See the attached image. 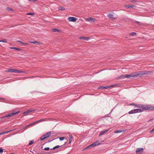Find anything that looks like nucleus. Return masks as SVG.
<instances>
[{
  "mask_svg": "<svg viewBox=\"0 0 154 154\" xmlns=\"http://www.w3.org/2000/svg\"><path fill=\"white\" fill-rule=\"evenodd\" d=\"M151 72L149 71H142L138 72H137L131 73L130 74L125 75V78L130 79L131 78H135V77L141 76L142 75L148 74L150 73Z\"/></svg>",
  "mask_w": 154,
  "mask_h": 154,
  "instance_id": "f257e3e1",
  "label": "nucleus"
},
{
  "mask_svg": "<svg viewBox=\"0 0 154 154\" xmlns=\"http://www.w3.org/2000/svg\"><path fill=\"white\" fill-rule=\"evenodd\" d=\"M138 107L142 108L143 111L146 110H153L154 109V106L150 105H142Z\"/></svg>",
  "mask_w": 154,
  "mask_h": 154,
  "instance_id": "f03ea898",
  "label": "nucleus"
},
{
  "mask_svg": "<svg viewBox=\"0 0 154 154\" xmlns=\"http://www.w3.org/2000/svg\"><path fill=\"white\" fill-rule=\"evenodd\" d=\"M7 72H12L15 73H25V72L24 71L14 69H8Z\"/></svg>",
  "mask_w": 154,
  "mask_h": 154,
  "instance_id": "7ed1b4c3",
  "label": "nucleus"
},
{
  "mask_svg": "<svg viewBox=\"0 0 154 154\" xmlns=\"http://www.w3.org/2000/svg\"><path fill=\"white\" fill-rule=\"evenodd\" d=\"M143 112V109H142V108L137 109L131 110L128 113L130 114H131L133 113L140 112Z\"/></svg>",
  "mask_w": 154,
  "mask_h": 154,
  "instance_id": "20e7f679",
  "label": "nucleus"
},
{
  "mask_svg": "<svg viewBox=\"0 0 154 154\" xmlns=\"http://www.w3.org/2000/svg\"><path fill=\"white\" fill-rule=\"evenodd\" d=\"M18 112H11V113L9 114V115H7L5 116H4L2 117L1 118H2V119H3L5 118L6 117L12 116H13L14 115L17 114V113H18Z\"/></svg>",
  "mask_w": 154,
  "mask_h": 154,
  "instance_id": "39448f33",
  "label": "nucleus"
},
{
  "mask_svg": "<svg viewBox=\"0 0 154 154\" xmlns=\"http://www.w3.org/2000/svg\"><path fill=\"white\" fill-rule=\"evenodd\" d=\"M85 20L86 21H88L90 22H93L94 23L96 21L95 19L91 17H89L88 18H85Z\"/></svg>",
  "mask_w": 154,
  "mask_h": 154,
  "instance_id": "423d86ee",
  "label": "nucleus"
},
{
  "mask_svg": "<svg viewBox=\"0 0 154 154\" xmlns=\"http://www.w3.org/2000/svg\"><path fill=\"white\" fill-rule=\"evenodd\" d=\"M77 18L74 17H69L68 18V20L69 21L75 22L77 20Z\"/></svg>",
  "mask_w": 154,
  "mask_h": 154,
  "instance_id": "0eeeda50",
  "label": "nucleus"
},
{
  "mask_svg": "<svg viewBox=\"0 0 154 154\" xmlns=\"http://www.w3.org/2000/svg\"><path fill=\"white\" fill-rule=\"evenodd\" d=\"M143 150V148H137L136 151V153L137 154H139L141 152H142Z\"/></svg>",
  "mask_w": 154,
  "mask_h": 154,
  "instance_id": "6e6552de",
  "label": "nucleus"
},
{
  "mask_svg": "<svg viewBox=\"0 0 154 154\" xmlns=\"http://www.w3.org/2000/svg\"><path fill=\"white\" fill-rule=\"evenodd\" d=\"M107 17L112 19L114 20L116 19V18L114 17L113 15L112 14H109L108 15Z\"/></svg>",
  "mask_w": 154,
  "mask_h": 154,
  "instance_id": "1a4fd4ad",
  "label": "nucleus"
},
{
  "mask_svg": "<svg viewBox=\"0 0 154 154\" xmlns=\"http://www.w3.org/2000/svg\"><path fill=\"white\" fill-rule=\"evenodd\" d=\"M79 38L80 39H83V40H85L86 41H88L89 39V38L87 37H84V36H82V37H80Z\"/></svg>",
  "mask_w": 154,
  "mask_h": 154,
  "instance_id": "9d476101",
  "label": "nucleus"
},
{
  "mask_svg": "<svg viewBox=\"0 0 154 154\" xmlns=\"http://www.w3.org/2000/svg\"><path fill=\"white\" fill-rule=\"evenodd\" d=\"M51 132H47L44 135L46 137V138L48 137L51 134Z\"/></svg>",
  "mask_w": 154,
  "mask_h": 154,
  "instance_id": "9b49d317",
  "label": "nucleus"
},
{
  "mask_svg": "<svg viewBox=\"0 0 154 154\" xmlns=\"http://www.w3.org/2000/svg\"><path fill=\"white\" fill-rule=\"evenodd\" d=\"M109 129L106 130H105V131H101L100 134L99 136H101L103 134H104L105 133H106L108 131Z\"/></svg>",
  "mask_w": 154,
  "mask_h": 154,
  "instance_id": "f8f14e48",
  "label": "nucleus"
},
{
  "mask_svg": "<svg viewBox=\"0 0 154 154\" xmlns=\"http://www.w3.org/2000/svg\"><path fill=\"white\" fill-rule=\"evenodd\" d=\"M134 6L133 5H126L125 6L126 8L127 9L128 8H132L133 7H134Z\"/></svg>",
  "mask_w": 154,
  "mask_h": 154,
  "instance_id": "ddd939ff",
  "label": "nucleus"
},
{
  "mask_svg": "<svg viewBox=\"0 0 154 154\" xmlns=\"http://www.w3.org/2000/svg\"><path fill=\"white\" fill-rule=\"evenodd\" d=\"M52 30H53V31L54 32H60V31H61L60 30L56 29V28H53L52 29Z\"/></svg>",
  "mask_w": 154,
  "mask_h": 154,
  "instance_id": "4468645a",
  "label": "nucleus"
},
{
  "mask_svg": "<svg viewBox=\"0 0 154 154\" xmlns=\"http://www.w3.org/2000/svg\"><path fill=\"white\" fill-rule=\"evenodd\" d=\"M72 135H69V143L70 144L72 141Z\"/></svg>",
  "mask_w": 154,
  "mask_h": 154,
  "instance_id": "2eb2a0df",
  "label": "nucleus"
},
{
  "mask_svg": "<svg viewBox=\"0 0 154 154\" xmlns=\"http://www.w3.org/2000/svg\"><path fill=\"white\" fill-rule=\"evenodd\" d=\"M114 86V85H111L110 86H104V87H103V88L104 89H107L109 88H110V87H113Z\"/></svg>",
  "mask_w": 154,
  "mask_h": 154,
  "instance_id": "dca6fc26",
  "label": "nucleus"
},
{
  "mask_svg": "<svg viewBox=\"0 0 154 154\" xmlns=\"http://www.w3.org/2000/svg\"><path fill=\"white\" fill-rule=\"evenodd\" d=\"M122 132V130H119L115 131L114 132H115V133H118Z\"/></svg>",
  "mask_w": 154,
  "mask_h": 154,
  "instance_id": "f3484780",
  "label": "nucleus"
},
{
  "mask_svg": "<svg viewBox=\"0 0 154 154\" xmlns=\"http://www.w3.org/2000/svg\"><path fill=\"white\" fill-rule=\"evenodd\" d=\"M46 137L44 136V135H43L41 137H40V140L41 141L45 139H46Z\"/></svg>",
  "mask_w": 154,
  "mask_h": 154,
  "instance_id": "a211bd4d",
  "label": "nucleus"
},
{
  "mask_svg": "<svg viewBox=\"0 0 154 154\" xmlns=\"http://www.w3.org/2000/svg\"><path fill=\"white\" fill-rule=\"evenodd\" d=\"M100 143H98V144H95L94 143H93L92 144H91V145L92 146H96L98 145H100Z\"/></svg>",
  "mask_w": 154,
  "mask_h": 154,
  "instance_id": "6ab92c4d",
  "label": "nucleus"
},
{
  "mask_svg": "<svg viewBox=\"0 0 154 154\" xmlns=\"http://www.w3.org/2000/svg\"><path fill=\"white\" fill-rule=\"evenodd\" d=\"M60 147V146L57 145V146H55L54 147H53L52 149H55L57 148H58Z\"/></svg>",
  "mask_w": 154,
  "mask_h": 154,
  "instance_id": "aec40b11",
  "label": "nucleus"
},
{
  "mask_svg": "<svg viewBox=\"0 0 154 154\" xmlns=\"http://www.w3.org/2000/svg\"><path fill=\"white\" fill-rule=\"evenodd\" d=\"M10 48H11V49H16L17 50H20V49H19V48H16L15 47H11Z\"/></svg>",
  "mask_w": 154,
  "mask_h": 154,
  "instance_id": "412c9836",
  "label": "nucleus"
},
{
  "mask_svg": "<svg viewBox=\"0 0 154 154\" xmlns=\"http://www.w3.org/2000/svg\"><path fill=\"white\" fill-rule=\"evenodd\" d=\"M34 143V141L33 140H31L29 141V146H30L32 145Z\"/></svg>",
  "mask_w": 154,
  "mask_h": 154,
  "instance_id": "4be33fe9",
  "label": "nucleus"
},
{
  "mask_svg": "<svg viewBox=\"0 0 154 154\" xmlns=\"http://www.w3.org/2000/svg\"><path fill=\"white\" fill-rule=\"evenodd\" d=\"M65 8H64L62 7H60L58 8V10H65Z\"/></svg>",
  "mask_w": 154,
  "mask_h": 154,
  "instance_id": "5701e85b",
  "label": "nucleus"
},
{
  "mask_svg": "<svg viewBox=\"0 0 154 154\" xmlns=\"http://www.w3.org/2000/svg\"><path fill=\"white\" fill-rule=\"evenodd\" d=\"M34 14V13L33 12H31V13H27L26 14H27V15H33Z\"/></svg>",
  "mask_w": 154,
  "mask_h": 154,
  "instance_id": "b1692460",
  "label": "nucleus"
},
{
  "mask_svg": "<svg viewBox=\"0 0 154 154\" xmlns=\"http://www.w3.org/2000/svg\"><path fill=\"white\" fill-rule=\"evenodd\" d=\"M30 42L31 43H32L33 44H37V43H39V42L37 41H34V42Z\"/></svg>",
  "mask_w": 154,
  "mask_h": 154,
  "instance_id": "393cba45",
  "label": "nucleus"
},
{
  "mask_svg": "<svg viewBox=\"0 0 154 154\" xmlns=\"http://www.w3.org/2000/svg\"><path fill=\"white\" fill-rule=\"evenodd\" d=\"M119 79H121V78H125V75H121L119 77Z\"/></svg>",
  "mask_w": 154,
  "mask_h": 154,
  "instance_id": "a878e982",
  "label": "nucleus"
},
{
  "mask_svg": "<svg viewBox=\"0 0 154 154\" xmlns=\"http://www.w3.org/2000/svg\"><path fill=\"white\" fill-rule=\"evenodd\" d=\"M45 121V120L44 119H41L38 120L39 123L43 122Z\"/></svg>",
  "mask_w": 154,
  "mask_h": 154,
  "instance_id": "bb28decb",
  "label": "nucleus"
},
{
  "mask_svg": "<svg viewBox=\"0 0 154 154\" xmlns=\"http://www.w3.org/2000/svg\"><path fill=\"white\" fill-rule=\"evenodd\" d=\"M29 112V110H28L26 111H25V112H24L23 113V114H25V113H28Z\"/></svg>",
  "mask_w": 154,
  "mask_h": 154,
  "instance_id": "cd10ccee",
  "label": "nucleus"
},
{
  "mask_svg": "<svg viewBox=\"0 0 154 154\" xmlns=\"http://www.w3.org/2000/svg\"><path fill=\"white\" fill-rule=\"evenodd\" d=\"M64 138H65L64 137H60V141H62L64 139Z\"/></svg>",
  "mask_w": 154,
  "mask_h": 154,
  "instance_id": "c85d7f7f",
  "label": "nucleus"
},
{
  "mask_svg": "<svg viewBox=\"0 0 154 154\" xmlns=\"http://www.w3.org/2000/svg\"><path fill=\"white\" fill-rule=\"evenodd\" d=\"M50 149L49 147H45L44 149V150H45L47 151Z\"/></svg>",
  "mask_w": 154,
  "mask_h": 154,
  "instance_id": "c756f323",
  "label": "nucleus"
},
{
  "mask_svg": "<svg viewBox=\"0 0 154 154\" xmlns=\"http://www.w3.org/2000/svg\"><path fill=\"white\" fill-rule=\"evenodd\" d=\"M1 42H3L4 43H7V41L6 39H5L4 40H2Z\"/></svg>",
  "mask_w": 154,
  "mask_h": 154,
  "instance_id": "7c9ffc66",
  "label": "nucleus"
},
{
  "mask_svg": "<svg viewBox=\"0 0 154 154\" xmlns=\"http://www.w3.org/2000/svg\"><path fill=\"white\" fill-rule=\"evenodd\" d=\"M18 42L21 43L24 45H26L27 44H26V43H23L21 41H18Z\"/></svg>",
  "mask_w": 154,
  "mask_h": 154,
  "instance_id": "2f4dec72",
  "label": "nucleus"
},
{
  "mask_svg": "<svg viewBox=\"0 0 154 154\" xmlns=\"http://www.w3.org/2000/svg\"><path fill=\"white\" fill-rule=\"evenodd\" d=\"M3 152V150L2 148H0V153H2Z\"/></svg>",
  "mask_w": 154,
  "mask_h": 154,
  "instance_id": "473e14b6",
  "label": "nucleus"
},
{
  "mask_svg": "<svg viewBox=\"0 0 154 154\" xmlns=\"http://www.w3.org/2000/svg\"><path fill=\"white\" fill-rule=\"evenodd\" d=\"M11 131V130L8 131H6L5 132H3L4 134H6V133H8L10 132Z\"/></svg>",
  "mask_w": 154,
  "mask_h": 154,
  "instance_id": "72a5a7b5",
  "label": "nucleus"
},
{
  "mask_svg": "<svg viewBox=\"0 0 154 154\" xmlns=\"http://www.w3.org/2000/svg\"><path fill=\"white\" fill-rule=\"evenodd\" d=\"M136 33L134 32H133L131 33V34H130V35H131L132 36H134L135 35H136Z\"/></svg>",
  "mask_w": 154,
  "mask_h": 154,
  "instance_id": "f704fd0d",
  "label": "nucleus"
},
{
  "mask_svg": "<svg viewBox=\"0 0 154 154\" xmlns=\"http://www.w3.org/2000/svg\"><path fill=\"white\" fill-rule=\"evenodd\" d=\"M95 143V144H98V143H99V141L98 140H97L95 142H94Z\"/></svg>",
  "mask_w": 154,
  "mask_h": 154,
  "instance_id": "c9c22d12",
  "label": "nucleus"
},
{
  "mask_svg": "<svg viewBox=\"0 0 154 154\" xmlns=\"http://www.w3.org/2000/svg\"><path fill=\"white\" fill-rule=\"evenodd\" d=\"M34 124H36L38 123L39 122H38V121H36L34 122Z\"/></svg>",
  "mask_w": 154,
  "mask_h": 154,
  "instance_id": "e433bc0d",
  "label": "nucleus"
},
{
  "mask_svg": "<svg viewBox=\"0 0 154 154\" xmlns=\"http://www.w3.org/2000/svg\"><path fill=\"white\" fill-rule=\"evenodd\" d=\"M154 131V128L150 131V133H152Z\"/></svg>",
  "mask_w": 154,
  "mask_h": 154,
  "instance_id": "4c0bfd02",
  "label": "nucleus"
},
{
  "mask_svg": "<svg viewBox=\"0 0 154 154\" xmlns=\"http://www.w3.org/2000/svg\"><path fill=\"white\" fill-rule=\"evenodd\" d=\"M29 2H32V1L35 2V1H37V0H29Z\"/></svg>",
  "mask_w": 154,
  "mask_h": 154,
  "instance_id": "58836bf2",
  "label": "nucleus"
},
{
  "mask_svg": "<svg viewBox=\"0 0 154 154\" xmlns=\"http://www.w3.org/2000/svg\"><path fill=\"white\" fill-rule=\"evenodd\" d=\"M103 86H100L98 88L99 89L104 88H103Z\"/></svg>",
  "mask_w": 154,
  "mask_h": 154,
  "instance_id": "ea45409f",
  "label": "nucleus"
},
{
  "mask_svg": "<svg viewBox=\"0 0 154 154\" xmlns=\"http://www.w3.org/2000/svg\"><path fill=\"white\" fill-rule=\"evenodd\" d=\"M35 125L34 124V122L33 123H31L30 124H29V125L30 126H31V125Z\"/></svg>",
  "mask_w": 154,
  "mask_h": 154,
  "instance_id": "a19ab883",
  "label": "nucleus"
},
{
  "mask_svg": "<svg viewBox=\"0 0 154 154\" xmlns=\"http://www.w3.org/2000/svg\"><path fill=\"white\" fill-rule=\"evenodd\" d=\"M4 132H1V133H0V135H2L3 134H4Z\"/></svg>",
  "mask_w": 154,
  "mask_h": 154,
  "instance_id": "79ce46f5",
  "label": "nucleus"
},
{
  "mask_svg": "<svg viewBox=\"0 0 154 154\" xmlns=\"http://www.w3.org/2000/svg\"><path fill=\"white\" fill-rule=\"evenodd\" d=\"M90 148V147L89 146H87L86 147L85 149H87L88 148Z\"/></svg>",
  "mask_w": 154,
  "mask_h": 154,
  "instance_id": "37998d69",
  "label": "nucleus"
},
{
  "mask_svg": "<svg viewBox=\"0 0 154 154\" xmlns=\"http://www.w3.org/2000/svg\"><path fill=\"white\" fill-rule=\"evenodd\" d=\"M29 112H33V110H32L29 109Z\"/></svg>",
  "mask_w": 154,
  "mask_h": 154,
  "instance_id": "c03bdc74",
  "label": "nucleus"
},
{
  "mask_svg": "<svg viewBox=\"0 0 154 154\" xmlns=\"http://www.w3.org/2000/svg\"><path fill=\"white\" fill-rule=\"evenodd\" d=\"M33 112L35 111H37V109H35L34 110H33Z\"/></svg>",
  "mask_w": 154,
  "mask_h": 154,
  "instance_id": "a18cd8bd",
  "label": "nucleus"
},
{
  "mask_svg": "<svg viewBox=\"0 0 154 154\" xmlns=\"http://www.w3.org/2000/svg\"><path fill=\"white\" fill-rule=\"evenodd\" d=\"M29 126H30V125H29V124H28V125H26V127H29Z\"/></svg>",
  "mask_w": 154,
  "mask_h": 154,
  "instance_id": "49530a36",
  "label": "nucleus"
},
{
  "mask_svg": "<svg viewBox=\"0 0 154 154\" xmlns=\"http://www.w3.org/2000/svg\"><path fill=\"white\" fill-rule=\"evenodd\" d=\"M8 8V10H12V9H11L10 8Z\"/></svg>",
  "mask_w": 154,
  "mask_h": 154,
  "instance_id": "de8ad7c7",
  "label": "nucleus"
},
{
  "mask_svg": "<svg viewBox=\"0 0 154 154\" xmlns=\"http://www.w3.org/2000/svg\"><path fill=\"white\" fill-rule=\"evenodd\" d=\"M89 146L90 147H92V146H91V145H89V146Z\"/></svg>",
  "mask_w": 154,
  "mask_h": 154,
  "instance_id": "09e8293b",
  "label": "nucleus"
},
{
  "mask_svg": "<svg viewBox=\"0 0 154 154\" xmlns=\"http://www.w3.org/2000/svg\"><path fill=\"white\" fill-rule=\"evenodd\" d=\"M135 22L136 23H139V22L137 21H136Z\"/></svg>",
  "mask_w": 154,
  "mask_h": 154,
  "instance_id": "8fccbe9b",
  "label": "nucleus"
},
{
  "mask_svg": "<svg viewBox=\"0 0 154 154\" xmlns=\"http://www.w3.org/2000/svg\"><path fill=\"white\" fill-rule=\"evenodd\" d=\"M112 111H111V112H110V113L109 114H109H110L111 112H112Z\"/></svg>",
  "mask_w": 154,
  "mask_h": 154,
  "instance_id": "3c124183",
  "label": "nucleus"
},
{
  "mask_svg": "<svg viewBox=\"0 0 154 154\" xmlns=\"http://www.w3.org/2000/svg\"><path fill=\"white\" fill-rule=\"evenodd\" d=\"M152 120V119H150V120H149L148 121V122L150 121H151V120Z\"/></svg>",
  "mask_w": 154,
  "mask_h": 154,
  "instance_id": "603ef678",
  "label": "nucleus"
},
{
  "mask_svg": "<svg viewBox=\"0 0 154 154\" xmlns=\"http://www.w3.org/2000/svg\"><path fill=\"white\" fill-rule=\"evenodd\" d=\"M10 154H15L13 153H11Z\"/></svg>",
  "mask_w": 154,
  "mask_h": 154,
  "instance_id": "864d4df0",
  "label": "nucleus"
},
{
  "mask_svg": "<svg viewBox=\"0 0 154 154\" xmlns=\"http://www.w3.org/2000/svg\"><path fill=\"white\" fill-rule=\"evenodd\" d=\"M2 42V40H0V42Z\"/></svg>",
  "mask_w": 154,
  "mask_h": 154,
  "instance_id": "5fc2aeb1",
  "label": "nucleus"
},
{
  "mask_svg": "<svg viewBox=\"0 0 154 154\" xmlns=\"http://www.w3.org/2000/svg\"><path fill=\"white\" fill-rule=\"evenodd\" d=\"M66 142H65V144H66Z\"/></svg>",
  "mask_w": 154,
  "mask_h": 154,
  "instance_id": "6e6d98bb",
  "label": "nucleus"
},
{
  "mask_svg": "<svg viewBox=\"0 0 154 154\" xmlns=\"http://www.w3.org/2000/svg\"><path fill=\"white\" fill-rule=\"evenodd\" d=\"M0 99H1V98H0ZM1 99H2V98H1Z\"/></svg>",
  "mask_w": 154,
  "mask_h": 154,
  "instance_id": "4d7b16f0",
  "label": "nucleus"
}]
</instances>
